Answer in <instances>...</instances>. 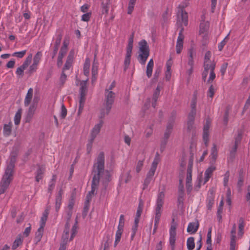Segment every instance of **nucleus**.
Listing matches in <instances>:
<instances>
[{"label": "nucleus", "mask_w": 250, "mask_h": 250, "mask_svg": "<svg viewBox=\"0 0 250 250\" xmlns=\"http://www.w3.org/2000/svg\"><path fill=\"white\" fill-rule=\"evenodd\" d=\"M214 204V199L210 196L208 197L207 200V208L208 210H211L212 207Z\"/></svg>", "instance_id": "obj_54"}, {"label": "nucleus", "mask_w": 250, "mask_h": 250, "mask_svg": "<svg viewBox=\"0 0 250 250\" xmlns=\"http://www.w3.org/2000/svg\"><path fill=\"white\" fill-rule=\"evenodd\" d=\"M36 108L37 104L35 103L32 104L30 106L26 117V122H30L31 121L36 111Z\"/></svg>", "instance_id": "obj_11"}, {"label": "nucleus", "mask_w": 250, "mask_h": 250, "mask_svg": "<svg viewBox=\"0 0 250 250\" xmlns=\"http://www.w3.org/2000/svg\"><path fill=\"white\" fill-rule=\"evenodd\" d=\"M236 238H230V250H235L236 248Z\"/></svg>", "instance_id": "obj_62"}, {"label": "nucleus", "mask_w": 250, "mask_h": 250, "mask_svg": "<svg viewBox=\"0 0 250 250\" xmlns=\"http://www.w3.org/2000/svg\"><path fill=\"white\" fill-rule=\"evenodd\" d=\"M165 198V193L163 191H161L159 193L158 196H157V202H156V207L157 208H162L163 204H164V201Z\"/></svg>", "instance_id": "obj_17"}, {"label": "nucleus", "mask_w": 250, "mask_h": 250, "mask_svg": "<svg viewBox=\"0 0 250 250\" xmlns=\"http://www.w3.org/2000/svg\"><path fill=\"white\" fill-rule=\"evenodd\" d=\"M134 32H132L128 39V45L126 48L127 51H132L133 48V43L134 40Z\"/></svg>", "instance_id": "obj_37"}, {"label": "nucleus", "mask_w": 250, "mask_h": 250, "mask_svg": "<svg viewBox=\"0 0 250 250\" xmlns=\"http://www.w3.org/2000/svg\"><path fill=\"white\" fill-rule=\"evenodd\" d=\"M26 52V50H22L20 52H16L12 54V56L16 57L18 58H22L25 55Z\"/></svg>", "instance_id": "obj_51"}, {"label": "nucleus", "mask_w": 250, "mask_h": 250, "mask_svg": "<svg viewBox=\"0 0 250 250\" xmlns=\"http://www.w3.org/2000/svg\"><path fill=\"white\" fill-rule=\"evenodd\" d=\"M228 65V63L227 62H224L223 63L220 68V72L221 73L222 76L223 77L227 68Z\"/></svg>", "instance_id": "obj_60"}, {"label": "nucleus", "mask_w": 250, "mask_h": 250, "mask_svg": "<svg viewBox=\"0 0 250 250\" xmlns=\"http://www.w3.org/2000/svg\"><path fill=\"white\" fill-rule=\"evenodd\" d=\"M176 234H169V244L171 247V250H175V243L176 240Z\"/></svg>", "instance_id": "obj_38"}, {"label": "nucleus", "mask_w": 250, "mask_h": 250, "mask_svg": "<svg viewBox=\"0 0 250 250\" xmlns=\"http://www.w3.org/2000/svg\"><path fill=\"white\" fill-rule=\"evenodd\" d=\"M23 242L21 234H19L13 242L12 249L14 250H16L20 245H21Z\"/></svg>", "instance_id": "obj_27"}, {"label": "nucleus", "mask_w": 250, "mask_h": 250, "mask_svg": "<svg viewBox=\"0 0 250 250\" xmlns=\"http://www.w3.org/2000/svg\"><path fill=\"white\" fill-rule=\"evenodd\" d=\"M174 123V117L173 116L168 121V122L166 130H168L172 131Z\"/></svg>", "instance_id": "obj_47"}, {"label": "nucleus", "mask_w": 250, "mask_h": 250, "mask_svg": "<svg viewBox=\"0 0 250 250\" xmlns=\"http://www.w3.org/2000/svg\"><path fill=\"white\" fill-rule=\"evenodd\" d=\"M215 92V89L213 85H211L208 92V96L212 98L214 96Z\"/></svg>", "instance_id": "obj_56"}, {"label": "nucleus", "mask_w": 250, "mask_h": 250, "mask_svg": "<svg viewBox=\"0 0 250 250\" xmlns=\"http://www.w3.org/2000/svg\"><path fill=\"white\" fill-rule=\"evenodd\" d=\"M197 92L195 91L191 102V110L188 115V120H194L195 119V117L196 114V105L197 102Z\"/></svg>", "instance_id": "obj_8"}, {"label": "nucleus", "mask_w": 250, "mask_h": 250, "mask_svg": "<svg viewBox=\"0 0 250 250\" xmlns=\"http://www.w3.org/2000/svg\"><path fill=\"white\" fill-rule=\"evenodd\" d=\"M204 70H207L208 72V70L212 71V68H213L214 70L215 67V63L214 62H204Z\"/></svg>", "instance_id": "obj_35"}, {"label": "nucleus", "mask_w": 250, "mask_h": 250, "mask_svg": "<svg viewBox=\"0 0 250 250\" xmlns=\"http://www.w3.org/2000/svg\"><path fill=\"white\" fill-rule=\"evenodd\" d=\"M154 65V62L152 59H151L148 62L147 66L146 73L148 78H150L152 73V70Z\"/></svg>", "instance_id": "obj_26"}, {"label": "nucleus", "mask_w": 250, "mask_h": 250, "mask_svg": "<svg viewBox=\"0 0 250 250\" xmlns=\"http://www.w3.org/2000/svg\"><path fill=\"white\" fill-rule=\"evenodd\" d=\"M229 34L225 37V38L219 43L218 45V49L219 51H221L228 42L229 40Z\"/></svg>", "instance_id": "obj_55"}, {"label": "nucleus", "mask_w": 250, "mask_h": 250, "mask_svg": "<svg viewBox=\"0 0 250 250\" xmlns=\"http://www.w3.org/2000/svg\"><path fill=\"white\" fill-rule=\"evenodd\" d=\"M187 246L188 250H193L195 248L194 238L193 237H190L188 238Z\"/></svg>", "instance_id": "obj_31"}, {"label": "nucleus", "mask_w": 250, "mask_h": 250, "mask_svg": "<svg viewBox=\"0 0 250 250\" xmlns=\"http://www.w3.org/2000/svg\"><path fill=\"white\" fill-rule=\"evenodd\" d=\"M72 62V57H71V55L69 54L67 58V60L64 64L62 71H64L65 70H68L71 66Z\"/></svg>", "instance_id": "obj_29"}, {"label": "nucleus", "mask_w": 250, "mask_h": 250, "mask_svg": "<svg viewBox=\"0 0 250 250\" xmlns=\"http://www.w3.org/2000/svg\"><path fill=\"white\" fill-rule=\"evenodd\" d=\"M218 156V150L217 148V146L215 144L213 145V146L211 149V154H210V158L211 160V163H214Z\"/></svg>", "instance_id": "obj_23"}, {"label": "nucleus", "mask_w": 250, "mask_h": 250, "mask_svg": "<svg viewBox=\"0 0 250 250\" xmlns=\"http://www.w3.org/2000/svg\"><path fill=\"white\" fill-rule=\"evenodd\" d=\"M85 101V100L80 99L79 108V110L78 112V115H80L82 113V112L83 109Z\"/></svg>", "instance_id": "obj_58"}, {"label": "nucleus", "mask_w": 250, "mask_h": 250, "mask_svg": "<svg viewBox=\"0 0 250 250\" xmlns=\"http://www.w3.org/2000/svg\"><path fill=\"white\" fill-rule=\"evenodd\" d=\"M199 226V224L198 221L195 222H190L188 226L187 231L191 234L195 233L197 231Z\"/></svg>", "instance_id": "obj_13"}, {"label": "nucleus", "mask_w": 250, "mask_h": 250, "mask_svg": "<svg viewBox=\"0 0 250 250\" xmlns=\"http://www.w3.org/2000/svg\"><path fill=\"white\" fill-rule=\"evenodd\" d=\"M123 230V229L118 228V230L116 233V239L114 243L115 246H116L117 244L120 242Z\"/></svg>", "instance_id": "obj_41"}, {"label": "nucleus", "mask_w": 250, "mask_h": 250, "mask_svg": "<svg viewBox=\"0 0 250 250\" xmlns=\"http://www.w3.org/2000/svg\"><path fill=\"white\" fill-rule=\"evenodd\" d=\"M161 216V209L155 208V216L154 218V223L155 224H159L160 219Z\"/></svg>", "instance_id": "obj_42"}, {"label": "nucleus", "mask_w": 250, "mask_h": 250, "mask_svg": "<svg viewBox=\"0 0 250 250\" xmlns=\"http://www.w3.org/2000/svg\"><path fill=\"white\" fill-rule=\"evenodd\" d=\"M106 238L107 239V241L104 244V250H108L109 243L111 242L110 236L109 235H107Z\"/></svg>", "instance_id": "obj_64"}, {"label": "nucleus", "mask_w": 250, "mask_h": 250, "mask_svg": "<svg viewBox=\"0 0 250 250\" xmlns=\"http://www.w3.org/2000/svg\"><path fill=\"white\" fill-rule=\"evenodd\" d=\"M11 133V125L10 124L8 125H4L3 127V133L5 136H9Z\"/></svg>", "instance_id": "obj_44"}, {"label": "nucleus", "mask_w": 250, "mask_h": 250, "mask_svg": "<svg viewBox=\"0 0 250 250\" xmlns=\"http://www.w3.org/2000/svg\"><path fill=\"white\" fill-rule=\"evenodd\" d=\"M88 79H86L85 81H83L80 83V99L82 100H85V96L87 93V82Z\"/></svg>", "instance_id": "obj_10"}, {"label": "nucleus", "mask_w": 250, "mask_h": 250, "mask_svg": "<svg viewBox=\"0 0 250 250\" xmlns=\"http://www.w3.org/2000/svg\"><path fill=\"white\" fill-rule=\"evenodd\" d=\"M144 207V202L142 200H139V203L136 211V216L137 217H140L143 211Z\"/></svg>", "instance_id": "obj_40"}, {"label": "nucleus", "mask_w": 250, "mask_h": 250, "mask_svg": "<svg viewBox=\"0 0 250 250\" xmlns=\"http://www.w3.org/2000/svg\"><path fill=\"white\" fill-rule=\"evenodd\" d=\"M160 93V89L159 86H158L153 94V97H152L153 101H154L155 102H157V99L159 96Z\"/></svg>", "instance_id": "obj_48"}, {"label": "nucleus", "mask_w": 250, "mask_h": 250, "mask_svg": "<svg viewBox=\"0 0 250 250\" xmlns=\"http://www.w3.org/2000/svg\"><path fill=\"white\" fill-rule=\"evenodd\" d=\"M215 169V167H209L207 170H206L205 172V178H204V184H205L206 182H207L210 177H211L212 172Z\"/></svg>", "instance_id": "obj_24"}, {"label": "nucleus", "mask_w": 250, "mask_h": 250, "mask_svg": "<svg viewBox=\"0 0 250 250\" xmlns=\"http://www.w3.org/2000/svg\"><path fill=\"white\" fill-rule=\"evenodd\" d=\"M90 65V60L88 58H86L83 65V73L86 76H88L89 74Z\"/></svg>", "instance_id": "obj_30"}, {"label": "nucleus", "mask_w": 250, "mask_h": 250, "mask_svg": "<svg viewBox=\"0 0 250 250\" xmlns=\"http://www.w3.org/2000/svg\"><path fill=\"white\" fill-rule=\"evenodd\" d=\"M210 127V125H208L205 124L203 127V139L204 142V143L207 146L208 145V136H209V128Z\"/></svg>", "instance_id": "obj_14"}, {"label": "nucleus", "mask_w": 250, "mask_h": 250, "mask_svg": "<svg viewBox=\"0 0 250 250\" xmlns=\"http://www.w3.org/2000/svg\"><path fill=\"white\" fill-rule=\"evenodd\" d=\"M139 50L137 60L140 63L145 65L149 55V46L145 40H142L139 42Z\"/></svg>", "instance_id": "obj_3"}, {"label": "nucleus", "mask_w": 250, "mask_h": 250, "mask_svg": "<svg viewBox=\"0 0 250 250\" xmlns=\"http://www.w3.org/2000/svg\"><path fill=\"white\" fill-rule=\"evenodd\" d=\"M158 164V160L155 159L153 162L152 163L151 167L148 172L146 177L144 180V183L143 184V189L144 190L147 188L151 181L152 180L153 176L155 174L157 165Z\"/></svg>", "instance_id": "obj_6"}, {"label": "nucleus", "mask_w": 250, "mask_h": 250, "mask_svg": "<svg viewBox=\"0 0 250 250\" xmlns=\"http://www.w3.org/2000/svg\"><path fill=\"white\" fill-rule=\"evenodd\" d=\"M244 228V225L243 224V219L241 218L239 219V233L238 234L242 236L244 233L243 229Z\"/></svg>", "instance_id": "obj_49"}, {"label": "nucleus", "mask_w": 250, "mask_h": 250, "mask_svg": "<svg viewBox=\"0 0 250 250\" xmlns=\"http://www.w3.org/2000/svg\"><path fill=\"white\" fill-rule=\"evenodd\" d=\"M92 174H93L91 182V190L89 191L85 202L83 208V212L86 214L88 208L90 201L92 196L96 194L95 191L98 188L100 180L101 179L102 187L101 189V196H105L109 183L111 180V176L110 172L108 170H104V154L103 152H101L94 163Z\"/></svg>", "instance_id": "obj_1"}, {"label": "nucleus", "mask_w": 250, "mask_h": 250, "mask_svg": "<svg viewBox=\"0 0 250 250\" xmlns=\"http://www.w3.org/2000/svg\"><path fill=\"white\" fill-rule=\"evenodd\" d=\"M33 90L32 88H30L26 94L25 100H24V105L27 106L30 104L33 96Z\"/></svg>", "instance_id": "obj_21"}, {"label": "nucleus", "mask_w": 250, "mask_h": 250, "mask_svg": "<svg viewBox=\"0 0 250 250\" xmlns=\"http://www.w3.org/2000/svg\"><path fill=\"white\" fill-rule=\"evenodd\" d=\"M189 0H185V1L181 3L178 6L177 13L178 22L183 23L185 26H187L188 24V15L184 9L188 6Z\"/></svg>", "instance_id": "obj_5"}, {"label": "nucleus", "mask_w": 250, "mask_h": 250, "mask_svg": "<svg viewBox=\"0 0 250 250\" xmlns=\"http://www.w3.org/2000/svg\"><path fill=\"white\" fill-rule=\"evenodd\" d=\"M104 96V107L101 109L99 116L101 119L104 118L105 115L109 113L114 103L116 94L112 91L105 90Z\"/></svg>", "instance_id": "obj_2"}, {"label": "nucleus", "mask_w": 250, "mask_h": 250, "mask_svg": "<svg viewBox=\"0 0 250 250\" xmlns=\"http://www.w3.org/2000/svg\"><path fill=\"white\" fill-rule=\"evenodd\" d=\"M110 0H104L102 3V12L103 14H107L109 10Z\"/></svg>", "instance_id": "obj_28"}, {"label": "nucleus", "mask_w": 250, "mask_h": 250, "mask_svg": "<svg viewBox=\"0 0 250 250\" xmlns=\"http://www.w3.org/2000/svg\"><path fill=\"white\" fill-rule=\"evenodd\" d=\"M243 134V131L242 130L239 129L237 130V134L234 137V144L239 145L240 143L241 140L242 139Z\"/></svg>", "instance_id": "obj_36"}, {"label": "nucleus", "mask_w": 250, "mask_h": 250, "mask_svg": "<svg viewBox=\"0 0 250 250\" xmlns=\"http://www.w3.org/2000/svg\"><path fill=\"white\" fill-rule=\"evenodd\" d=\"M67 115V109L63 104H62L61 106V112L60 117L62 119H64Z\"/></svg>", "instance_id": "obj_52"}, {"label": "nucleus", "mask_w": 250, "mask_h": 250, "mask_svg": "<svg viewBox=\"0 0 250 250\" xmlns=\"http://www.w3.org/2000/svg\"><path fill=\"white\" fill-rule=\"evenodd\" d=\"M194 122V120H188L187 123V129L188 131L190 132L193 129Z\"/></svg>", "instance_id": "obj_61"}, {"label": "nucleus", "mask_w": 250, "mask_h": 250, "mask_svg": "<svg viewBox=\"0 0 250 250\" xmlns=\"http://www.w3.org/2000/svg\"><path fill=\"white\" fill-rule=\"evenodd\" d=\"M45 171V167L43 166H38V169L36 173L35 179L37 182L43 178V175Z\"/></svg>", "instance_id": "obj_15"}, {"label": "nucleus", "mask_w": 250, "mask_h": 250, "mask_svg": "<svg viewBox=\"0 0 250 250\" xmlns=\"http://www.w3.org/2000/svg\"><path fill=\"white\" fill-rule=\"evenodd\" d=\"M91 16V13L88 12L83 14L82 16V21H89Z\"/></svg>", "instance_id": "obj_57"}, {"label": "nucleus", "mask_w": 250, "mask_h": 250, "mask_svg": "<svg viewBox=\"0 0 250 250\" xmlns=\"http://www.w3.org/2000/svg\"><path fill=\"white\" fill-rule=\"evenodd\" d=\"M32 56L30 54L25 59L23 64L21 65L26 68L28 66L29 64L31 63L32 60Z\"/></svg>", "instance_id": "obj_50"}, {"label": "nucleus", "mask_w": 250, "mask_h": 250, "mask_svg": "<svg viewBox=\"0 0 250 250\" xmlns=\"http://www.w3.org/2000/svg\"><path fill=\"white\" fill-rule=\"evenodd\" d=\"M132 55V51H127L126 52V55L124 61V70L125 71L128 68L130 64V59Z\"/></svg>", "instance_id": "obj_20"}, {"label": "nucleus", "mask_w": 250, "mask_h": 250, "mask_svg": "<svg viewBox=\"0 0 250 250\" xmlns=\"http://www.w3.org/2000/svg\"><path fill=\"white\" fill-rule=\"evenodd\" d=\"M50 207H47L46 208L44 211L42 215L41 219V222H40V227L41 228H43L45 225L46 221L47 220V218L49 212L50 210Z\"/></svg>", "instance_id": "obj_16"}, {"label": "nucleus", "mask_w": 250, "mask_h": 250, "mask_svg": "<svg viewBox=\"0 0 250 250\" xmlns=\"http://www.w3.org/2000/svg\"><path fill=\"white\" fill-rule=\"evenodd\" d=\"M98 63L94 59L92 68V81L94 82L96 80V76L98 74Z\"/></svg>", "instance_id": "obj_18"}, {"label": "nucleus", "mask_w": 250, "mask_h": 250, "mask_svg": "<svg viewBox=\"0 0 250 250\" xmlns=\"http://www.w3.org/2000/svg\"><path fill=\"white\" fill-rule=\"evenodd\" d=\"M62 193V189L61 188L56 196L55 209L57 212L59 210L61 205Z\"/></svg>", "instance_id": "obj_12"}, {"label": "nucleus", "mask_w": 250, "mask_h": 250, "mask_svg": "<svg viewBox=\"0 0 250 250\" xmlns=\"http://www.w3.org/2000/svg\"><path fill=\"white\" fill-rule=\"evenodd\" d=\"M177 206L178 207H183L184 205V200L185 193L178 192Z\"/></svg>", "instance_id": "obj_33"}, {"label": "nucleus", "mask_w": 250, "mask_h": 250, "mask_svg": "<svg viewBox=\"0 0 250 250\" xmlns=\"http://www.w3.org/2000/svg\"><path fill=\"white\" fill-rule=\"evenodd\" d=\"M143 162L144 161L143 160H140L138 162L136 167V171L137 173H139L141 171L143 166Z\"/></svg>", "instance_id": "obj_63"}, {"label": "nucleus", "mask_w": 250, "mask_h": 250, "mask_svg": "<svg viewBox=\"0 0 250 250\" xmlns=\"http://www.w3.org/2000/svg\"><path fill=\"white\" fill-rule=\"evenodd\" d=\"M77 220H76L75 224L73 226L72 229H71V234L70 238L69 240V230H64L63 233L62 235V243L61 244V246H65L69 241L72 240L73 238L75 237L76 233H77Z\"/></svg>", "instance_id": "obj_7"}, {"label": "nucleus", "mask_w": 250, "mask_h": 250, "mask_svg": "<svg viewBox=\"0 0 250 250\" xmlns=\"http://www.w3.org/2000/svg\"><path fill=\"white\" fill-rule=\"evenodd\" d=\"M209 27V23L208 22H203L201 23L200 25V32L201 33L206 32Z\"/></svg>", "instance_id": "obj_39"}, {"label": "nucleus", "mask_w": 250, "mask_h": 250, "mask_svg": "<svg viewBox=\"0 0 250 250\" xmlns=\"http://www.w3.org/2000/svg\"><path fill=\"white\" fill-rule=\"evenodd\" d=\"M43 228H39L38 229L37 231L36 232L35 236L34 238V242L35 244H38V243L41 241L43 235Z\"/></svg>", "instance_id": "obj_19"}, {"label": "nucleus", "mask_w": 250, "mask_h": 250, "mask_svg": "<svg viewBox=\"0 0 250 250\" xmlns=\"http://www.w3.org/2000/svg\"><path fill=\"white\" fill-rule=\"evenodd\" d=\"M14 171L11 168H6L0 182V195L4 193L8 189L13 180Z\"/></svg>", "instance_id": "obj_4"}, {"label": "nucleus", "mask_w": 250, "mask_h": 250, "mask_svg": "<svg viewBox=\"0 0 250 250\" xmlns=\"http://www.w3.org/2000/svg\"><path fill=\"white\" fill-rule=\"evenodd\" d=\"M57 179V176L56 175H53L52 176V179L49 182L48 191L50 193H52V190H53L56 183V181Z\"/></svg>", "instance_id": "obj_32"}, {"label": "nucleus", "mask_w": 250, "mask_h": 250, "mask_svg": "<svg viewBox=\"0 0 250 250\" xmlns=\"http://www.w3.org/2000/svg\"><path fill=\"white\" fill-rule=\"evenodd\" d=\"M183 31L184 28H181L177 38L176 45V50L177 54H180L183 48V40L184 39V36L183 34Z\"/></svg>", "instance_id": "obj_9"}, {"label": "nucleus", "mask_w": 250, "mask_h": 250, "mask_svg": "<svg viewBox=\"0 0 250 250\" xmlns=\"http://www.w3.org/2000/svg\"><path fill=\"white\" fill-rule=\"evenodd\" d=\"M103 123V121L101 120L99 123L94 126L91 131V134L97 136L98 134L100 132Z\"/></svg>", "instance_id": "obj_22"}, {"label": "nucleus", "mask_w": 250, "mask_h": 250, "mask_svg": "<svg viewBox=\"0 0 250 250\" xmlns=\"http://www.w3.org/2000/svg\"><path fill=\"white\" fill-rule=\"evenodd\" d=\"M26 69L22 65L18 67L16 71V73L19 76V78H22L24 75V70Z\"/></svg>", "instance_id": "obj_45"}, {"label": "nucleus", "mask_w": 250, "mask_h": 250, "mask_svg": "<svg viewBox=\"0 0 250 250\" xmlns=\"http://www.w3.org/2000/svg\"><path fill=\"white\" fill-rule=\"evenodd\" d=\"M16 152H12L10 155V162L9 164L7 166L6 168H11V171H14V168L15 167V163L17 157Z\"/></svg>", "instance_id": "obj_25"}, {"label": "nucleus", "mask_w": 250, "mask_h": 250, "mask_svg": "<svg viewBox=\"0 0 250 250\" xmlns=\"http://www.w3.org/2000/svg\"><path fill=\"white\" fill-rule=\"evenodd\" d=\"M238 146V145L234 144V146L232 148L231 150L230 151L229 157L230 158H231L232 159L235 157V154L237 151Z\"/></svg>", "instance_id": "obj_53"}, {"label": "nucleus", "mask_w": 250, "mask_h": 250, "mask_svg": "<svg viewBox=\"0 0 250 250\" xmlns=\"http://www.w3.org/2000/svg\"><path fill=\"white\" fill-rule=\"evenodd\" d=\"M42 54L41 52H38L35 55L33 59V64L37 65L41 60Z\"/></svg>", "instance_id": "obj_46"}, {"label": "nucleus", "mask_w": 250, "mask_h": 250, "mask_svg": "<svg viewBox=\"0 0 250 250\" xmlns=\"http://www.w3.org/2000/svg\"><path fill=\"white\" fill-rule=\"evenodd\" d=\"M124 223H125L124 215L123 214H121L120 217L119 225H118V228L123 229V228L124 226Z\"/></svg>", "instance_id": "obj_59"}, {"label": "nucleus", "mask_w": 250, "mask_h": 250, "mask_svg": "<svg viewBox=\"0 0 250 250\" xmlns=\"http://www.w3.org/2000/svg\"><path fill=\"white\" fill-rule=\"evenodd\" d=\"M243 170H241L239 172V180L237 183V187L239 188V190H241V187L243 185Z\"/></svg>", "instance_id": "obj_43"}, {"label": "nucleus", "mask_w": 250, "mask_h": 250, "mask_svg": "<svg viewBox=\"0 0 250 250\" xmlns=\"http://www.w3.org/2000/svg\"><path fill=\"white\" fill-rule=\"evenodd\" d=\"M22 113V109L20 108L16 112L14 117V123L16 125H19L20 123Z\"/></svg>", "instance_id": "obj_34"}]
</instances>
